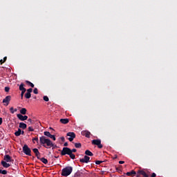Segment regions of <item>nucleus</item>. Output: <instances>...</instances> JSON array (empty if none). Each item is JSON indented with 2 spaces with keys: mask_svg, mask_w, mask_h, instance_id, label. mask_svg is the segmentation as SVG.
<instances>
[{
  "mask_svg": "<svg viewBox=\"0 0 177 177\" xmlns=\"http://www.w3.org/2000/svg\"><path fill=\"white\" fill-rule=\"evenodd\" d=\"M52 143V141L46 138L45 136L40 137V144L42 145L43 147H45L46 149H50L49 147Z\"/></svg>",
  "mask_w": 177,
  "mask_h": 177,
  "instance_id": "1",
  "label": "nucleus"
},
{
  "mask_svg": "<svg viewBox=\"0 0 177 177\" xmlns=\"http://www.w3.org/2000/svg\"><path fill=\"white\" fill-rule=\"evenodd\" d=\"M73 172V167H66L62 169V176H68Z\"/></svg>",
  "mask_w": 177,
  "mask_h": 177,
  "instance_id": "2",
  "label": "nucleus"
},
{
  "mask_svg": "<svg viewBox=\"0 0 177 177\" xmlns=\"http://www.w3.org/2000/svg\"><path fill=\"white\" fill-rule=\"evenodd\" d=\"M22 150L26 156H31V149H30V147H28V145H24Z\"/></svg>",
  "mask_w": 177,
  "mask_h": 177,
  "instance_id": "3",
  "label": "nucleus"
},
{
  "mask_svg": "<svg viewBox=\"0 0 177 177\" xmlns=\"http://www.w3.org/2000/svg\"><path fill=\"white\" fill-rule=\"evenodd\" d=\"M92 145L97 146L98 149H103V145H102V140L100 139L93 140L91 142Z\"/></svg>",
  "mask_w": 177,
  "mask_h": 177,
  "instance_id": "4",
  "label": "nucleus"
},
{
  "mask_svg": "<svg viewBox=\"0 0 177 177\" xmlns=\"http://www.w3.org/2000/svg\"><path fill=\"white\" fill-rule=\"evenodd\" d=\"M71 152V149L68 147H64L61 151V156H66V154L68 156Z\"/></svg>",
  "mask_w": 177,
  "mask_h": 177,
  "instance_id": "5",
  "label": "nucleus"
},
{
  "mask_svg": "<svg viewBox=\"0 0 177 177\" xmlns=\"http://www.w3.org/2000/svg\"><path fill=\"white\" fill-rule=\"evenodd\" d=\"M66 136L69 137L68 138V140H69V142H73L74 139H75V133L68 132L66 133Z\"/></svg>",
  "mask_w": 177,
  "mask_h": 177,
  "instance_id": "6",
  "label": "nucleus"
},
{
  "mask_svg": "<svg viewBox=\"0 0 177 177\" xmlns=\"http://www.w3.org/2000/svg\"><path fill=\"white\" fill-rule=\"evenodd\" d=\"M89 160H91V158L89 156H84V158L80 159V162L88 164V162H89Z\"/></svg>",
  "mask_w": 177,
  "mask_h": 177,
  "instance_id": "7",
  "label": "nucleus"
},
{
  "mask_svg": "<svg viewBox=\"0 0 177 177\" xmlns=\"http://www.w3.org/2000/svg\"><path fill=\"white\" fill-rule=\"evenodd\" d=\"M3 160L6 162H13V161H15V160L12 159V157H10V156L9 155H5L3 157Z\"/></svg>",
  "mask_w": 177,
  "mask_h": 177,
  "instance_id": "8",
  "label": "nucleus"
},
{
  "mask_svg": "<svg viewBox=\"0 0 177 177\" xmlns=\"http://www.w3.org/2000/svg\"><path fill=\"white\" fill-rule=\"evenodd\" d=\"M17 118H19V120H20V121H26V120H27L28 118V116L27 115H23L20 113L17 115Z\"/></svg>",
  "mask_w": 177,
  "mask_h": 177,
  "instance_id": "9",
  "label": "nucleus"
},
{
  "mask_svg": "<svg viewBox=\"0 0 177 177\" xmlns=\"http://www.w3.org/2000/svg\"><path fill=\"white\" fill-rule=\"evenodd\" d=\"M138 174H140V175H142V176L143 177H149V174H150V172L147 171V172L142 169V170H138Z\"/></svg>",
  "mask_w": 177,
  "mask_h": 177,
  "instance_id": "10",
  "label": "nucleus"
},
{
  "mask_svg": "<svg viewBox=\"0 0 177 177\" xmlns=\"http://www.w3.org/2000/svg\"><path fill=\"white\" fill-rule=\"evenodd\" d=\"M33 153H35L37 158L39 160V158L41 157V153H39V151H38V149L35 148L32 149Z\"/></svg>",
  "mask_w": 177,
  "mask_h": 177,
  "instance_id": "11",
  "label": "nucleus"
},
{
  "mask_svg": "<svg viewBox=\"0 0 177 177\" xmlns=\"http://www.w3.org/2000/svg\"><path fill=\"white\" fill-rule=\"evenodd\" d=\"M12 99V97L10 95H8L6 96L3 100V103H7V106L8 104H9V102H10V100Z\"/></svg>",
  "mask_w": 177,
  "mask_h": 177,
  "instance_id": "12",
  "label": "nucleus"
},
{
  "mask_svg": "<svg viewBox=\"0 0 177 177\" xmlns=\"http://www.w3.org/2000/svg\"><path fill=\"white\" fill-rule=\"evenodd\" d=\"M82 136H85L86 138H91V132L88 131H82Z\"/></svg>",
  "mask_w": 177,
  "mask_h": 177,
  "instance_id": "13",
  "label": "nucleus"
},
{
  "mask_svg": "<svg viewBox=\"0 0 177 177\" xmlns=\"http://www.w3.org/2000/svg\"><path fill=\"white\" fill-rule=\"evenodd\" d=\"M1 165H3V167L4 168H9V167H10V164L6 162V161H1Z\"/></svg>",
  "mask_w": 177,
  "mask_h": 177,
  "instance_id": "14",
  "label": "nucleus"
},
{
  "mask_svg": "<svg viewBox=\"0 0 177 177\" xmlns=\"http://www.w3.org/2000/svg\"><path fill=\"white\" fill-rule=\"evenodd\" d=\"M127 176H133V175H136V171L132 170L131 171H129L126 173Z\"/></svg>",
  "mask_w": 177,
  "mask_h": 177,
  "instance_id": "15",
  "label": "nucleus"
},
{
  "mask_svg": "<svg viewBox=\"0 0 177 177\" xmlns=\"http://www.w3.org/2000/svg\"><path fill=\"white\" fill-rule=\"evenodd\" d=\"M60 122L62 123V124H68V122H69V120L68 119H67V118H66V119H60Z\"/></svg>",
  "mask_w": 177,
  "mask_h": 177,
  "instance_id": "16",
  "label": "nucleus"
},
{
  "mask_svg": "<svg viewBox=\"0 0 177 177\" xmlns=\"http://www.w3.org/2000/svg\"><path fill=\"white\" fill-rule=\"evenodd\" d=\"M19 128H21L22 129H26L27 128V124L24 122L19 123Z\"/></svg>",
  "mask_w": 177,
  "mask_h": 177,
  "instance_id": "17",
  "label": "nucleus"
},
{
  "mask_svg": "<svg viewBox=\"0 0 177 177\" xmlns=\"http://www.w3.org/2000/svg\"><path fill=\"white\" fill-rule=\"evenodd\" d=\"M20 113L23 115H26V114H27V109L26 108H22L20 110Z\"/></svg>",
  "mask_w": 177,
  "mask_h": 177,
  "instance_id": "18",
  "label": "nucleus"
},
{
  "mask_svg": "<svg viewBox=\"0 0 177 177\" xmlns=\"http://www.w3.org/2000/svg\"><path fill=\"white\" fill-rule=\"evenodd\" d=\"M85 154L86 156H89L90 157H93V153L91 152V151L88 149L85 151Z\"/></svg>",
  "mask_w": 177,
  "mask_h": 177,
  "instance_id": "19",
  "label": "nucleus"
},
{
  "mask_svg": "<svg viewBox=\"0 0 177 177\" xmlns=\"http://www.w3.org/2000/svg\"><path fill=\"white\" fill-rule=\"evenodd\" d=\"M40 161H41V162H43V164H48V159L45 158H39Z\"/></svg>",
  "mask_w": 177,
  "mask_h": 177,
  "instance_id": "20",
  "label": "nucleus"
},
{
  "mask_svg": "<svg viewBox=\"0 0 177 177\" xmlns=\"http://www.w3.org/2000/svg\"><path fill=\"white\" fill-rule=\"evenodd\" d=\"M15 136H20L21 135V129H18V131L15 133Z\"/></svg>",
  "mask_w": 177,
  "mask_h": 177,
  "instance_id": "21",
  "label": "nucleus"
},
{
  "mask_svg": "<svg viewBox=\"0 0 177 177\" xmlns=\"http://www.w3.org/2000/svg\"><path fill=\"white\" fill-rule=\"evenodd\" d=\"M26 88H24V84L21 83L19 85V91H26Z\"/></svg>",
  "mask_w": 177,
  "mask_h": 177,
  "instance_id": "22",
  "label": "nucleus"
},
{
  "mask_svg": "<svg viewBox=\"0 0 177 177\" xmlns=\"http://www.w3.org/2000/svg\"><path fill=\"white\" fill-rule=\"evenodd\" d=\"M68 156H69L70 158H71L72 160H75V155L74 153L71 152L68 154Z\"/></svg>",
  "mask_w": 177,
  "mask_h": 177,
  "instance_id": "23",
  "label": "nucleus"
},
{
  "mask_svg": "<svg viewBox=\"0 0 177 177\" xmlns=\"http://www.w3.org/2000/svg\"><path fill=\"white\" fill-rule=\"evenodd\" d=\"M26 83L27 84V85L31 86V88H34V84H32L31 82L26 80Z\"/></svg>",
  "mask_w": 177,
  "mask_h": 177,
  "instance_id": "24",
  "label": "nucleus"
},
{
  "mask_svg": "<svg viewBox=\"0 0 177 177\" xmlns=\"http://www.w3.org/2000/svg\"><path fill=\"white\" fill-rule=\"evenodd\" d=\"M44 133L45 136H47V138H50V136L52 135V134H50V132H49V131H44Z\"/></svg>",
  "mask_w": 177,
  "mask_h": 177,
  "instance_id": "25",
  "label": "nucleus"
},
{
  "mask_svg": "<svg viewBox=\"0 0 177 177\" xmlns=\"http://www.w3.org/2000/svg\"><path fill=\"white\" fill-rule=\"evenodd\" d=\"M25 97H26V99H30V97H31V93L26 92L25 94Z\"/></svg>",
  "mask_w": 177,
  "mask_h": 177,
  "instance_id": "26",
  "label": "nucleus"
},
{
  "mask_svg": "<svg viewBox=\"0 0 177 177\" xmlns=\"http://www.w3.org/2000/svg\"><path fill=\"white\" fill-rule=\"evenodd\" d=\"M82 146L81 143H75V147H76V149H81Z\"/></svg>",
  "mask_w": 177,
  "mask_h": 177,
  "instance_id": "27",
  "label": "nucleus"
},
{
  "mask_svg": "<svg viewBox=\"0 0 177 177\" xmlns=\"http://www.w3.org/2000/svg\"><path fill=\"white\" fill-rule=\"evenodd\" d=\"M49 147H52V149L53 150L54 149L57 148V145L53 144V142H51V145H50Z\"/></svg>",
  "mask_w": 177,
  "mask_h": 177,
  "instance_id": "28",
  "label": "nucleus"
},
{
  "mask_svg": "<svg viewBox=\"0 0 177 177\" xmlns=\"http://www.w3.org/2000/svg\"><path fill=\"white\" fill-rule=\"evenodd\" d=\"M0 174H2V175H6L8 174V171L0 169Z\"/></svg>",
  "mask_w": 177,
  "mask_h": 177,
  "instance_id": "29",
  "label": "nucleus"
},
{
  "mask_svg": "<svg viewBox=\"0 0 177 177\" xmlns=\"http://www.w3.org/2000/svg\"><path fill=\"white\" fill-rule=\"evenodd\" d=\"M102 162H104V161L103 160H96L95 161V164L97 165H100V164H102Z\"/></svg>",
  "mask_w": 177,
  "mask_h": 177,
  "instance_id": "30",
  "label": "nucleus"
},
{
  "mask_svg": "<svg viewBox=\"0 0 177 177\" xmlns=\"http://www.w3.org/2000/svg\"><path fill=\"white\" fill-rule=\"evenodd\" d=\"M43 99H44V100L45 102H49V97H48V96H46V95H44V96L43 97Z\"/></svg>",
  "mask_w": 177,
  "mask_h": 177,
  "instance_id": "31",
  "label": "nucleus"
},
{
  "mask_svg": "<svg viewBox=\"0 0 177 177\" xmlns=\"http://www.w3.org/2000/svg\"><path fill=\"white\" fill-rule=\"evenodd\" d=\"M26 91H27V90L21 91V99H23V97L24 96V93H26Z\"/></svg>",
  "mask_w": 177,
  "mask_h": 177,
  "instance_id": "32",
  "label": "nucleus"
},
{
  "mask_svg": "<svg viewBox=\"0 0 177 177\" xmlns=\"http://www.w3.org/2000/svg\"><path fill=\"white\" fill-rule=\"evenodd\" d=\"M28 130L29 131V132H34V128H32V127H29L28 128Z\"/></svg>",
  "mask_w": 177,
  "mask_h": 177,
  "instance_id": "33",
  "label": "nucleus"
},
{
  "mask_svg": "<svg viewBox=\"0 0 177 177\" xmlns=\"http://www.w3.org/2000/svg\"><path fill=\"white\" fill-rule=\"evenodd\" d=\"M33 93H35V95H38V88H35L33 90Z\"/></svg>",
  "mask_w": 177,
  "mask_h": 177,
  "instance_id": "34",
  "label": "nucleus"
},
{
  "mask_svg": "<svg viewBox=\"0 0 177 177\" xmlns=\"http://www.w3.org/2000/svg\"><path fill=\"white\" fill-rule=\"evenodd\" d=\"M50 139H53V140H56V136H55V135H50V136L49 137Z\"/></svg>",
  "mask_w": 177,
  "mask_h": 177,
  "instance_id": "35",
  "label": "nucleus"
},
{
  "mask_svg": "<svg viewBox=\"0 0 177 177\" xmlns=\"http://www.w3.org/2000/svg\"><path fill=\"white\" fill-rule=\"evenodd\" d=\"M13 110H14L13 107H11V108L10 109V113H11L12 114H14V113H15V111H14Z\"/></svg>",
  "mask_w": 177,
  "mask_h": 177,
  "instance_id": "36",
  "label": "nucleus"
},
{
  "mask_svg": "<svg viewBox=\"0 0 177 177\" xmlns=\"http://www.w3.org/2000/svg\"><path fill=\"white\" fill-rule=\"evenodd\" d=\"M31 92H32V88H28V89L27 90V93H31Z\"/></svg>",
  "mask_w": 177,
  "mask_h": 177,
  "instance_id": "37",
  "label": "nucleus"
},
{
  "mask_svg": "<svg viewBox=\"0 0 177 177\" xmlns=\"http://www.w3.org/2000/svg\"><path fill=\"white\" fill-rule=\"evenodd\" d=\"M71 152L73 153H77V150L75 149H71Z\"/></svg>",
  "mask_w": 177,
  "mask_h": 177,
  "instance_id": "38",
  "label": "nucleus"
},
{
  "mask_svg": "<svg viewBox=\"0 0 177 177\" xmlns=\"http://www.w3.org/2000/svg\"><path fill=\"white\" fill-rule=\"evenodd\" d=\"M10 88L9 87H5V92H8L10 91Z\"/></svg>",
  "mask_w": 177,
  "mask_h": 177,
  "instance_id": "39",
  "label": "nucleus"
},
{
  "mask_svg": "<svg viewBox=\"0 0 177 177\" xmlns=\"http://www.w3.org/2000/svg\"><path fill=\"white\" fill-rule=\"evenodd\" d=\"M32 142H34V140H35V142H38V137H36V138H32Z\"/></svg>",
  "mask_w": 177,
  "mask_h": 177,
  "instance_id": "40",
  "label": "nucleus"
},
{
  "mask_svg": "<svg viewBox=\"0 0 177 177\" xmlns=\"http://www.w3.org/2000/svg\"><path fill=\"white\" fill-rule=\"evenodd\" d=\"M3 122V120L2 118H0V125H2V123Z\"/></svg>",
  "mask_w": 177,
  "mask_h": 177,
  "instance_id": "41",
  "label": "nucleus"
},
{
  "mask_svg": "<svg viewBox=\"0 0 177 177\" xmlns=\"http://www.w3.org/2000/svg\"><path fill=\"white\" fill-rule=\"evenodd\" d=\"M6 60H8V57H3V61L4 62V63H5V62H6Z\"/></svg>",
  "mask_w": 177,
  "mask_h": 177,
  "instance_id": "42",
  "label": "nucleus"
},
{
  "mask_svg": "<svg viewBox=\"0 0 177 177\" xmlns=\"http://www.w3.org/2000/svg\"><path fill=\"white\" fill-rule=\"evenodd\" d=\"M60 139H61L62 142H64L66 140L64 137H61Z\"/></svg>",
  "mask_w": 177,
  "mask_h": 177,
  "instance_id": "43",
  "label": "nucleus"
},
{
  "mask_svg": "<svg viewBox=\"0 0 177 177\" xmlns=\"http://www.w3.org/2000/svg\"><path fill=\"white\" fill-rule=\"evenodd\" d=\"M64 146L65 147H67V146H68V142H65V143L64 144Z\"/></svg>",
  "mask_w": 177,
  "mask_h": 177,
  "instance_id": "44",
  "label": "nucleus"
},
{
  "mask_svg": "<svg viewBox=\"0 0 177 177\" xmlns=\"http://www.w3.org/2000/svg\"><path fill=\"white\" fill-rule=\"evenodd\" d=\"M119 164H125V162L122 161V160H120L119 161Z\"/></svg>",
  "mask_w": 177,
  "mask_h": 177,
  "instance_id": "45",
  "label": "nucleus"
},
{
  "mask_svg": "<svg viewBox=\"0 0 177 177\" xmlns=\"http://www.w3.org/2000/svg\"><path fill=\"white\" fill-rule=\"evenodd\" d=\"M3 63H5V62H3V59H1L0 60V64H3Z\"/></svg>",
  "mask_w": 177,
  "mask_h": 177,
  "instance_id": "46",
  "label": "nucleus"
},
{
  "mask_svg": "<svg viewBox=\"0 0 177 177\" xmlns=\"http://www.w3.org/2000/svg\"><path fill=\"white\" fill-rule=\"evenodd\" d=\"M156 176H157V175L156 174V173H153V174H151V177H156Z\"/></svg>",
  "mask_w": 177,
  "mask_h": 177,
  "instance_id": "47",
  "label": "nucleus"
},
{
  "mask_svg": "<svg viewBox=\"0 0 177 177\" xmlns=\"http://www.w3.org/2000/svg\"><path fill=\"white\" fill-rule=\"evenodd\" d=\"M28 122H30V124H32V120L28 119Z\"/></svg>",
  "mask_w": 177,
  "mask_h": 177,
  "instance_id": "48",
  "label": "nucleus"
},
{
  "mask_svg": "<svg viewBox=\"0 0 177 177\" xmlns=\"http://www.w3.org/2000/svg\"><path fill=\"white\" fill-rule=\"evenodd\" d=\"M140 174L138 173V171H137V175H136V177H140Z\"/></svg>",
  "mask_w": 177,
  "mask_h": 177,
  "instance_id": "49",
  "label": "nucleus"
},
{
  "mask_svg": "<svg viewBox=\"0 0 177 177\" xmlns=\"http://www.w3.org/2000/svg\"><path fill=\"white\" fill-rule=\"evenodd\" d=\"M21 135H24V131L21 130Z\"/></svg>",
  "mask_w": 177,
  "mask_h": 177,
  "instance_id": "50",
  "label": "nucleus"
},
{
  "mask_svg": "<svg viewBox=\"0 0 177 177\" xmlns=\"http://www.w3.org/2000/svg\"><path fill=\"white\" fill-rule=\"evenodd\" d=\"M14 113H16V111H17V109H14Z\"/></svg>",
  "mask_w": 177,
  "mask_h": 177,
  "instance_id": "51",
  "label": "nucleus"
},
{
  "mask_svg": "<svg viewBox=\"0 0 177 177\" xmlns=\"http://www.w3.org/2000/svg\"><path fill=\"white\" fill-rule=\"evenodd\" d=\"M55 158H59V156H54Z\"/></svg>",
  "mask_w": 177,
  "mask_h": 177,
  "instance_id": "52",
  "label": "nucleus"
},
{
  "mask_svg": "<svg viewBox=\"0 0 177 177\" xmlns=\"http://www.w3.org/2000/svg\"><path fill=\"white\" fill-rule=\"evenodd\" d=\"M117 171H120V169L118 168H116Z\"/></svg>",
  "mask_w": 177,
  "mask_h": 177,
  "instance_id": "53",
  "label": "nucleus"
},
{
  "mask_svg": "<svg viewBox=\"0 0 177 177\" xmlns=\"http://www.w3.org/2000/svg\"><path fill=\"white\" fill-rule=\"evenodd\" d=\"M0 113H1V110H0Z\"/></svg>",
  "mask_w": 177,
  "mask_h": 177,
  "instance_id": "54",
  "label": "nucleus"
}]
</instances>
